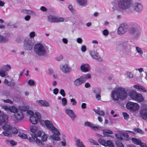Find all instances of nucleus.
<instances>
[{
	"label": "nucleus",
	"instance_id": "nucleus-1",
	"mask_svg": "<svg viewBox=\"0 0 147 147\" xmlns=\"http://www.w3.org/2000/svg\"><path fill=\"white\" fill-rule=\"evenodd\" d=\"M44 123L45 124L47 128L49 129L52 133H54L50 136L51 138L55 140H60V138L59 136L60 135V132L59 130L53 125L52 122L47 120L44 121Z\"/></svg>",
	"mask_w": 147,
	"mask_h": 147
},
{
	"label": "nucleus",
	"instance_id": "nucleus-2",
	"mask_svg": "<svg viewBox=\"0 0 147 147\" xmlns=\"http://www.w3.org/2000/svg\"><path fill=\"white\" fill-rule=\"evenodd\" d=\"M127 95V93L125 89L123 88L119 87L117 90L112 91L111 97L114 100L117 101L119 99L125 100Z\"/></svg>",
	"mask_w": 147,
	"mask_h": 147
},
{
	"label": "nucleus",
	"instance_id": "nucleus-3",
	"mask_svg": "<svg viewBox=\"0 0 147 147\" xmlns=\"http://www.w3.org/2000/svg\"><path fill=\"white\" fill-rule=\"evenodd\" d=\"M133 0H120L117 2L118 10L123 12L129 9L133 4Z\"/></svg>",
	"mask_w": 147,
	"mask_h": 147
},
{
	"label": "nucleus",
	"instance_id": "nucleus-4",
	"mask_svg": "<svg viewBox=\"0 0 147 147\" xmlns=\"http://www.w3.org/2000/svg\"><path fill=\"white\" fill-rule=\"evenodd\" d=\"M46 48V46L42 44L37 43L34 47V52L39 56H44L46 55L47 53Z\"/></svg>",
	"mask_w": 147,
	"mask_h": 147
},
{
	"label": "nucleus",
	"instance_id": "nucleus-5",
	"mask_svg": "<svg viewBox=\"0 0 147 147\" xmlns=\"http://www.w3.org/2000/svg\"><path fill=\"white\" fill-rule=\"evenodd\" d=\"M126 108L131 111H135L138 110L139 108L138 104L136 103H134L129 101L126 104Z\"/></svg>",
	"mask_w": 147,
	"mask_h": 147
},
{
	"label": "nucleus",
	"instance_id": "nucleus-6",
	"mask_svg": "<svg viewBox=\"0 0 147 147\" xmlns=\"http://www.w3.org/2000/svg\"><path fill=\"white\" fill-rule=\"evenodd\" d=\"M129 26L127 24H122L118 29L117 33L119 35H121L124 34L127 31Z\"/></svg>",
	"mask_w": 147,
	"mask_h": 147
},
{
	"label": "nucleus",
	"instance_id": "nucleus-7",
	"mask_svg": "<svg viewBox=\"0 0 147 147\" xmlns=\"http://www.w3.org/2000/svg\"><path fill=\"white\" fill-rule=\"evenodd\" d=\"M34 43L32 42L28 38H26L24 44V48L25 50L28 51L31 50L33 48Z\"/></svg>",
	"mask_w": 147,
	"mask_h": 147
},
{
	"label": "nucleus",
	"instance_id": "nucleus-8",
	"mask_svg": "<svg viewBox=\"0 0 147 147\" xmlns=\"http://www.w3.org/2000/svg\"><path fill=\"white\" fill-rule=\"evenodd\" d=\"M128 43V42L127 41L122 42L120 43V45L123 51L126 54L131 52L130 46Z\"/></svg>",
	"mask_w": 147,
	"mask_h": 147
},
{
	"label": "nucleus",
	"instance_id": "nucleus-9",
	"mask_svg": "<svg viewBox=\"0 0 147 147\" xmlns=\"http://www.w3.org/2000/svg\"><path fill=\"white\" fill-rule=\"evenodd\" d=\"M98 142L102 145L105 146L109 147H114V145L112 142L110 140H107V141L102 138L99 139L98 140Z\"/></svg>",
	"mask_w": 147,
	"mask_h": 147
},
{
	"label": "nucleus",
	"instance_id": "nucleus-10",
	"mask_svg": "<svg viewBox=\"0 0 147 147\" xmlns=\"http://www.w3.org/2000/svg\"><path fill=\"white\" fill-rule=\"evenodd\" d=\"M48 21L50 22H59L64 21V19L62 17L55 18L49 15L47 16Z\"/></svg>",
	"mask_w": 147,
	"mask_h": 147
},
{
	"label": "nucleus",
	"instance_id": "nucleus-11",
	"mask_svg": "<svg viewBox=\"0 0 147 147\" xmlns=\"http://www.w3.org/2000/svg\"><path fill=\"white\" fill-rule=\"evenodd\" d=\"M84 77L83 76H81L80 78L76 79L73 82L74 86L76 87H78L82 85L84 83Z\"/></svg>",
	"mask_w": 147,
	"mask_h": 147
},
{
	"label": "nucleus",
	"instance_id": "nucleus-12",
	"mask_svg": "<svg viewBox=\"0 0 147 147\" xmlns=\"http://www.w3.org/2000/svg\"><path fill=\"white\" fill-rule=\"evenodd\" d=\"M84 125L90 127L91 129L93 130H99L101 127L99 125H95L93 123L88 121H86L84 123Z\"/></svg>",
	"mask_w": 147,
	"mask_h": 147
},
{
	"label": "nucleus",
	"instance_id": "nucleus-13",
	"mask_svg": "<svg viewBox=\"0 0 147 147\" xmlns=\"http://www.w3.org/2000/svg\"><path fill=\"white\" fill-rule=\"evenodd\" d=\"M8 121L7 115L2 113L0 110V125H1L3 123H7Z\"/></svg>",
	"mask_w": 147,
	"mask_h": 147
},
{
	"label": "nucleus",
	"instance_id": "nucleus-14",
	"mask_svg": "<svg viewBox=\"0 0 147 147\" xmlns=\"http://www.w3.org/2000/svg\"><path fill=\"white\" fill-rule=\"evenodd\" d=\"M90 54L92 57L99 61H101L102 59L98 55V53L94 50L90 51Z\"/></svg>",
	"mask_w": 147,
	"mask_h": 147
},
{
	"label": "nucleus",
	"instance_id": "nucleus-15",
	"mask_svg": "<svg viewBox=\"0 0 147 147\" xmlns=\"http://www.w3.org/2000/svg\"><path fill=\"white\" fill-rule=\"evenodd\" d=\"M132 7L134 10L138 12L141 11L143 9L142 5L139 3H135L133 4Z\"/></svg>",
	"mask_w": 147,
	"mask_h": 147
},
{
	"label": "nucleus",
	"instance_id": "nucleus-16",
	"mask_svg": "<svg viewBox=\"0 0 147 147\" xmlns=\"http://www.w3.org/2000/svg\"><path fill=\"white\" fill-rule=\"evenodd\" d=\"M90 66L87 63L83 64L81 65L80 68L81 71L84 72L89 71L90 70Z\"/></svg>",
	"mask_w": 147,
	"mask_h": 147
},
{
	"label": "nucleus",
	"instance_id": "nucleus-17",
	"mask_svg": "<svg viewBox=\"0 0 147 147\" xmlns=\"http://www.w3.org/2000/svg\"><path fill=\"white\" fill-rule=\"evenodd\" d=\"M66 113L74 121L76 117V116L74 114V111L71 109H67L65 111Z\"/></svg>",
	"mask_w": 147,
	"mask_h": 147
},
{
	"label": "nucleus",
	"instance_id": "nucleus-18",
	"mask_svg": "<svg viewBox=\"0 0 147 147\" xmlns=\"http://www.w3.org/2000/svg\"><path fill=\"white\" fill-rule=\"evenodd\" d=\"M15 117L17 120H20L23 119L24 115L21 111H18L15 113Z\"/></svg>",
	"mask_w": 147,
	"mask_h": 147
},
{
	"label": "nucleus",
	"instance_id": "nucleus-19",
	"mask_svg": "<svg viewBox=\"0 0 147 147\" xmlns=\"http://www.w3.org/2000/svg\"><path fill=\"white\" fill-rule=\"evenodd\" d=\"M140 117L147 122V109H143L140 111Z\"/></svg>",
	"mask_w": 147,
	"mask_h": 147
},
{
	"label": "nucleus",
	"instance_id": "nucleus-20",
	"mask_svg": "<svg viewBox=\"0 0 147 147\" xmlns=\"http://www.w3.org/2000/svg\"><path fill=\"white\" fill-rule=\"evenodd\" d=\"M36 103L42 107H47L49 106V104L48 102L42 100H37Z\"/></svg>",
	"mask_w": 147,
	"mask_h": 147
},
{
	"label": "nucleus",
	"instance_id": "nucleus-21",
	"mask_svg": "<svg viewBox=\"0 0 147 147\" xmlns=\"http://www.w3.org/2000/svg\"><path fill=\"white\" fill-rule=\"evenodd\" d=\"M132 34L133 38L134 40H136L141 35V30L140 29Z\"/></svg>",
	"mask_w": 147,
	"mask_h": 147
},
{
	"label": "nucleus",
	"instance_id": "nucleus-22",
	"mask_svg": "<svg viewBox=\"0 0 147 147\" xmlns=\"http://www.w3.org/2000/svg\"><path fill=\"white\" fill-rule=\"evenodd\" d=\"M134 100H136L138 102H142L143 101L144 98L140 94L138 93L135 99Z\"/></svg>",
	"mask_w": 147,
	"mask_h": 147
},
{
	"label": "nucleus",
	"instance_id": "nucleus-23",
	"mask_svg": "<svg viewBox=\"0 0 147 147\" xmlns=\"http://www.w3.org/2000/svg\"><path fill=\"white\" fill-rule=\"evenodd\" d=\"M138 93L135 90H132L129 92L128 93V95L130 98L134 100L135 99Z\"/></svg>",
	"mask_w": 147,
	"mask_h": 147
},
{
	"label": "nucleus",
	"instance_id": "nucleus-24",
	"mask_svg": "<svg viewBox=\"0 0 147 147\" xmlns=\"http://www.w3.org/2000/svg\"><path fill=\"white\" fill-rule=\"evenodd\" d=\"M29 120L30 122L34 124L37 123L38 121L37 118L35 117L34 115L31 116Z\"/></svg>",
	"mask_w": 147,
	"mask_h": 147
},
{
	"label": "nucleus",
	"instance_id": "nucleus-25",
	"mask_svg": "<svg viewBox=\"0 0 147 147\" xmlns=\"http://www.w3.org/2000/svg\"><path fill=\"white\" fill-rule=\"evenodd\" d=\"M8 41V39L7 37L0 35V43H5Z\"/></svg>",
	"mask_w": 147,
	"mask_h": 147
},
{
	"label": "nucleus",
	"instance_id": "nucleus-26",
	"mask_svg": "<svg viewBox=\"0 0 147 147\" xmlns=\"http://www.w3.org/2000/svg\"><path fill=\"white\" fill-rule=\"evenodd\" d=\"M32 136L31 137H29L28 138V140L30 142L33 143L35 142V139L37 138L38 137L37 134H31Z\"/></svg>",
	"mask_w": 147,
	"mask_h": 147
},
{
	"label": "nucleus",
	"instance_id": "nucleus-27",
	"mask_svg": "<svg viewBox=\"0 0 147 147\" xmlns=\"http://www.w3.org/2000/svg\"><path fill=\"white\" fill-rule=\"evenodd\" d=\"M77 2L80 5L84 7L86 6L87 0H76Z\"/></svg>",
	"mask_w": 147,
	"mask_h": 147
},
{
	"label": "nucleus",
	"instance_id": "nucleus-28",
	"mask_svg": "<svg viewBox=\"0 0 147 147\" xmlns=\"http://www.w3.org/2000/svg\"><path fill=\"white\" fill-rule=\"evenodd\" d=\"M61 69L63 72L66 73L69 71V68L67 65L65 64L63 65Z\"/></svg>",
	"mask_w": 147,
	"mask_h": 147
},
{
	"label": "nucleus",
	"instance_id": "nucleus-29",
	"mask_svg": "<svg viewBox=\"0 0 147 147\" xmlns=\"http://www.w3.org/2000/svg\"><path fill=\"white\" fill-rule=\"evenodd\" d=\"M140 28L136 27H131L129 29V32L130 34L132 35L135 32L137 31Z\"/></svg>",
	"mask_w": 147,
	"mask_h": 147
},
{
	"label": "nucleus",
	"instance_id": "nucleus-30",
	"mask_svg": "<svg viewBox=\"0 0 147 147\" xmlns=\"http://www.w3.org/2000/svg\"><path fill=\"white\" fill-rule=\"evenodd\" d=\"M103 134L105 136H109V134H112L113 133L112 131L109 129H107L105 130H103Z\"/></svg>",
	"mask_w": 147,
	"mask_h": 147
},
{
	"label": "nucleus",
	"instance_id": "nucleus-31",
	"mask_svg": "<svg viewBox=\"0 0 147 147\" xmlns=\"http://www.w3.org/2000/svg\"><path fill=\"white\" fill-rule=\"evenodd\" d=\"M92 91L93 92L96 94H100L101 92V89L98 87L93 88L92 89Z\"/></svg>",
	"mask_w": 147,
	"mask_h": 147
},
{
	"label": "nucleus",
	"instance_id": "nucleus-32",
	"mask_svg": "<svg viewBox=\"0 0 147 147\" xmlns=\"http://www.w3.org/2000/svg\"><path fill=\"white\" fill-rule=\"evenodd\" d=\"M5 142L8 144L9 145L10 144L12 146H14L16 145L17 143L15 142L13 140H10L9 139H7L5 140Z\"/></svg>",
	"mask_w": 147,
	"mask_h": 147
},
{
	"label": "nucleus",
	"instance_id": "nucleus-33",
	"mask_svg": "<svg viewBox=\"0 0 147 147\" xmlns=\"http://www.w3.org/2000/svg\"><path fill=\"white\" fill-rule=\"evenodd\" d=\"M132 142L135 144L139 145L141 142V140L139 139L136 138H132L131 139Z\"/></svg>",
	"mask_w": 147,
	"mask_h": 147
},
{
	"label": "nucleus",
	"instance_id": "nucleus-34",
	"mask_svg": "<svg viewBox=\"0 0 147 147\" xmlns=\"http://www.w3.org/2000/svg\"><path fill=\"white\" fill-rule=\"evenodd\" d=\"M76 144L78 147H84L85 146L82 142L79 139L77 140L76 142Z\"/></svg>",
	"mask_w": 147,
	"mask_h": 147
},
{
	"label": "nucleus",
	"instance_id": "nucleus-35",
	"mask_svg": "<svg viewBox=\"0 0 147 147\" xmlns=\"http://www.w3.org/2000/svg\"><path fill=\"white\" fill-rule=\"evenodd\" d=\"M11 67L10 65L8 64L5 65L3 67L1 68V69L5 72L9 71L11 69Z\"/></svg>",
	"mask_w": 147,
	"mask_h": 147
},
{
	"label": "nucleus",
	"instance_id": "nucleus-36",
	"mask_svg": "<svg viewBox=\"0 0 147 147\" xmlns=\"http://www.w3.org/2000/svg\"><path fill=\"white\" fill-rule=\"evenodd\" d=\"M12 134L14 135L17 134L18 133V130L16 127H11L10 129Z\"/></svg>",
	"mask_w": 147,
	"mask_h": 147
},
{
	"label": "nucleus",
	"instance_id": "nucleus-37",
	"mask_svg": "<svg viewBox=\"0 0 147 147\" xmlns=\"http://www.w3.org/2000/svg\"><path fill=\"white\" fill-rule=\"evenodd\" d=\"M136 51L139 54V55L142 56L143 54V51L142 49L138 47H136Z\"/></svg>",
	"mask_w": 147,
	"mask_h": 147
},
{
	"label": "nucleus",
	"instance_id": "nucleus-38",
	"mask_svg": "<svg viewBox=\"0 0 147 147\" xmlns=\"http://www.w3.org/2000/svg\"><path fill=\"white\" fill-rule=\"evenodd\" d=\"M18 108L19 109L22 111H26L28 109V108L25 106H20L18 107Z\"/></svg>",
	"mask_w": 147,
	"mask_h": 147
},
{
	"label": "nucleus",
	"instance_id": "nucleus-39",
	"mask_svg": "<svg viewBox=\"0 0 147 147\" xmlns=\"http://www.w3.org/2000/svg\"><path fill=\"white\" fill-rule=\"evenodd\" d=\"M18 136L22 138L26 139L28 138V136L27 135L23 133H19Z\"/></svg>",
	"mask_w": 147,
	"mask_h": 147
},
{
	"label": "nucleus",
	"instance_id": "nucleus-40",
	"mask_svg": "<svg viewBox=\"0 0 147 147\" xmlns=\"http://www.w3.org/2000/svg\"><path fill=\"white\" fill-rule=\"evenodd\" d=\"M11 106H8L6 105H3L2 106V108L6 111L7 113H10Z\"/></svg>",
	"mask_w": 147,
	"mask_h": 147
},
{
	"label": "nucleus",
	"instance_id": "nucleus-41",
	"mask_svg": "<svg viewBox=\"0 0 147 147\" xmlns=\"http://www.w3.org/2000/svg\"><path fill=\"white\" fill-rule=\"evenodd\" d=\"M35 142L38 145L40 146H41V145L43 146L44 145L43 143H42V141H41L39 139L36 138Z\"/></svg>",
	"mask_w": 147,
	"mask_h": 147
},
{
	"label": "nucleus",
	"instance_id": "nucleus-42",
	"mask_svg": "<svg viewBox=\"0 0 147 147\" xmlns=\"http://www.w3.org/2000/svg\"><path fill=\"white\" fill-rule=\"evenodd\" d=\"M3 135L6 136H8L9 137L12 136V134L11 132L7 130H5L3 132Z\"/></svg>",
	"mask_w": 147,
	"mask_h": 147
},
{
	"label": "nucleus",
	"instance_id": "nucleus-43",
	"mask_svg": "<svg viewBox=\"0 0 147 147\" xmlns=\"http://www.w3.org/2000/svg\"><path fill=\"white\" fill-rule=\"evenodd\" d=\"M18 109L17 108L13 106L10 107V113L11 112L16 113L18 111Z\"/></svg>",
	"mask_w": 147,
	"mask_h": 147
},
{
	"label": "nucleus",
	"instance_id": "nucleus-44",
	"mask_svg": "<svg viewBox=\"0 0 147 147\" xmlns=\"http://www.w3.org/2000/svg\"><path fill=\"white\" fill-rule=\"evenodd\" d=\"M11 127L10 125L7 124H5L3 127V129L5 130H10Z\"/></svg>",
	"mask_w": 147,
	"mask_h": 147
},
{
	"label": "nucleus",
	"instance_id": "nucleus-45",
	"mask_svg": "<svg viewBox=\"0 0 147 147\" xmlns=\"http://www.w3.org/2000/svg\"><path fill=\"white\" fill-rule=\"evenodd\" d=\"M134 131L136 132L142 134L144 133L143 131L141 129L139 128H135L133 129Z\"/></svg>",
	"mask_w": 147,
	"mask_h": 147
},
{
	"label": "nucleus",
	"instance_id": "nucleus-46",
	"mask_svg": "<svg viewBox=\"0 0 147 147\" xmlns=\"http://www.w3.org/2000/svg\"><path fill=\"white\" fill-rule=\"evenodd\" d=\"M37 130V127L35 126H33L32 127L30 128V130L31 132H33V134H34V133L36 132Z\"/></svg>",
	"mask_w": 147,
	"mask_h": 147
},
{
	"label": "nucleus",
	"instance_id": "nucleus-47",
	"mask_svg": "<svg viewBox=\"0 0 147 147\" xmlns=\"http://www.w3.org/2000/svg\"><path fill=\"white\" fill-rule=\"evenodd\" d=\"M122 115L123 116L124 119L125 120H127L129 118V115L126 112H123Z\"/></svg>",
	"mask_w": 147,
	"mask_h": 147
},
{
	"label": "nucleus",
	"instance_id": "nucleus-48",
	"mask_svg": "<svg viewBox=\"0 0 147 147\" xmlns=\"http://www.w3.org/2000/svg\"><path fill=\"white\" fill-rule=\"evenodd\" d=\"M5 72L1 68L0 70V76L2 77H5Z\"/></svg>",
	"mask_w": 147,
	"mask_h": 147
},
{
	"label": "nucleus",
	"instance_id": "nucleus-49",
	"mask_svg": "<svg viewBox=\"0 0 147 147\" xmlns=\"http://www.w3.org/2000/svg\"><path fill=\"white\" fill-rule=\"evenodd\" d=\"M89 141L94 145H98V143L91 138L89 139Z\"/></svg>",
	"mask_w": 147,
	"mask_h": 147
},
{
	"label": "nucleus",
	"instance_id": "nucleus-50",
	"mask_svg": "<svg viewBox=\"0 0 147 147\" xmlns=\"http://www.w3.org/2000/svg\"><path fill=\"white\" fill-rule=\"evenodd\" d=\"M47 138L48 137L47 135L45 134H43L41 137V139L42 141L43 142L46 141L47 140Z\"/></svg>",
	"mask_w": 147,
	"mask_h": 147
},
{
	"label": "nucleus",
	"instance_id": "nucleus-51",
	"mask_svg": "<svg viewBox=\"0 0 147 147\" xmlns=\"http://www.w3.org/2000/svg\"><path fill=\"white\" fill-rule=\"evenodd\" d=\"M115 136L118 140H122L123 139V137L121 136V134H116Z\"/></svg>",
	"mask_w": 147,
	"mask_h": 147
},
{
	"label": "nucleus",
	"instance_id": "nucleus-52",
	"mask_svg": "<svg viewBox=\"0 0 147 147\" xmlns=\"http://www.w3.org/2000/svg\"><path fill=\"white\" fill-rule=\"evenodd\" d=\"M126 76L129 78H131L133 77V75L132 73L130 72H127L126 74Z\"/></svg>",
	"mask_w": 147,
	"mask_h": 147
},
{
	"label": "nucleus",
	"instance_id": "nucleus-53",
	"mask_svg": "<svg viewBox=\"0 0 147 147\" xmlns=\"http://www.w3.org/2000/svg\"><path fill=\"white\" fill-rule=\"evenodd\" d=\"M68 8L72 13H74L75 12V10L74 9L71 5H69L68 6Z\"/></svg>",
	"mask_w": 147,
	"mask_h": 147
},
{
	"label": "nucleus",
	"instance_id": "nucleus-54",
	"mask_svg": "<svg viewBox=\"0 0 147 147\" xmlns=\"http://www.w3.org/2000/svg\"><path fill=\"white\" fill-rule=\"evenodd\" d=\"M85 78L84 82L86 81V79H89L91 78V76L90 74H88L85 75V76H83Z\"/></svg>",
	"mask_w": 147,
	"mask_h": 147
},
{
	"label": "nucleus",
	"instance_id": "nucleus-55",
	"mask_svg": "<svg viewBox=\"0 0 147 147\" xmlns=\"http://www.w3.org/2000/svg\"><path fill=\"white\" fill-rule=\"evenodd\" d=\"M28 84L31 86H33L34 84V82L32 80H30L28 81Z\"/></svg>",
	"mask_w": 147,
	"mask_h": 147
},
{
	"label": "nucleus",
	"instance_id": "nucleus-56",
	"mask_svg": "<svg viewBox=\"0 0 147 147\" xmlns=\"http://www.w3.org/2000/svg\"><path fill=\"white\" fill-rule=\"evenodd\" d=\"M59 93L63 97L65 96V94L64 90L63 89H61Z\"/></svg>",
	"mask_w": 147,
	"mask_h": 147
},
{
	"label": "nucleus",
	"instance_id": "nucleus-57",
	"mask_svg": "<svg viewBox=\"0 0 147 147\" xmlns=\"http://www.w3.org/2000/svg\"><path fill=\"white\" fill-rule=\"evenodd\" d=\"M62 102L63 105V106H65L67 104V99L65 98H63L62 99Z\"/></svg>",
	"mask_w": 147,
	"mask_h": 147
},
{
	"label": "nucleus",
	"instance_id": "nucleus-58",
	"mask_svg": "<svg viewBox=\"0 0 147 147\" xmlns=\"http://www.w3.org/2000/svg\"><path fill=\"white\" fill-rule=\"evenodd\" d=\"M70 101L72 103V105H76L77 102L76 100L74 98H72L70 100Z\"/></svg>",
	"mask_w": 147,
	"mask_h": 147
},
{
	"label": "nucleus",
	"instance_id": "nucleus-59",
	"mask_svg": "<svg viewBox=\"0 0 147 147\" xmlns=\"http://www.w3.org/2000/svg\"><path fill=\"white\" fill-rule=\"evenodd\" d=\"M102 33L103 35L105 36H107L109 34V32L107 29L104 30L102 32Z\"/></svg>",
	"mask_w": 147,
	"mask_h": 147
},
{
	"label": "nucleus",
	"instance_id": "nucleus-60",
	"mask_svg": "<svg viewBox=\"0 0 147 147\" xmlns=\"http://www.w3.org/2000/svg\"><path fill=\"white\" fill-rule=\"evenodd\" d=\"M35 115L37 117L38 119H40L41 118V116L40 114L38 112H36L35 113Z\"/></svg>",
	"mask_w": 147,
	"mask_h": 147
},
{
	"label": "nucleus",
	"instance_id": "nucleus-61",
	"mask_svg": "<svg viewBox=\"0 0 147 147\" xmlns=\"http://www.w3.org/2000/svg\"><path fill=\"white\" fill-rule=\"evenodd\" d=\"M121 135L124 137L127 138L128 137V134L126 132H121Z\"/></svg>",
	"mask_w": 147,
	"mask_h": 147
},
{
	"label": "nucleus",
	"instance_id": "nucleus-62",
	"mask_svg": "<svg viewBox=\"0 0 147 147\" xmlns=\"http://www.w3.org/2000/svg\"><path fill=\"white\" fill-rule=\"evenodd\" d=\"M97 114L99 115L104 116L105 115V113L102 111H99Z\"/></svg>",
	"mask_w": 147,
	"mask_h": 147
},
{
	"label": "nucleus",
	"instance_id": "nucleus-63",
	"mask_svg": "<svg viewBox=\"0 0 147 147\" xmlns=\"http://www.w3.org/2000/svg\"><path fill=\"white\" fill-rule=\"evenodd\" d=\"M117 144L118 147H124V146L122 142H117Z\"/></svg>",
	"mask_w": 147,
	"mask_h": 147
},
{
	"label": "nucleus",
	"instance_id": "nucleus-64",
	"mask_svg": "<svg viewBox=\"0 0 147 147\" xmlns=\"http://www.w3.org/2000/svg\"><path fill=\"white\" fill-rule=\"evenodd\" d=\"M3 101L4 102L12 104L13 102L9 99L3 100Z\"/></svg>",
	"mask_w": 147,
	"mask_h": 147
}]
</instances>
